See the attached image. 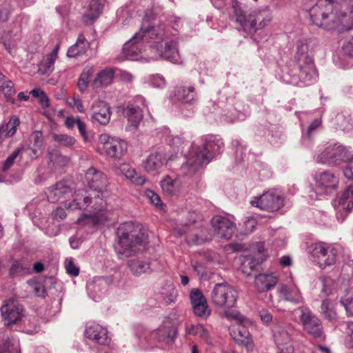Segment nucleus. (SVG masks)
Returning a JSON list of instances; mask_svg holds the SVG:
<instances>
[{"instance_id":"nucleus-1","label":"nucleus","mask_w":353,"mask_h":353,"mask_svg":"<svg viewBox=\"0 0 353 353\" xmlns=\"http://www.w3.org/2000/svg\"><path fill=\"white\" fill-rule=\"evenodd\" d=\"M155 19L153 11L148 10L145 12L143 23L139 32L128 41L123 47V57L127 59L137 60L139 54L144 50L143 40L148 39L165 40L169 35H174L181 27V19L172 16L168 19V22L172 26V31L165 29L163 26H152L150 23Z\"/></svg>"},{"instance_id":"nucleus-48","label":"nucleus","mask_w":353,"mask_h":353,"mask_svg":"<svg viewBox=\"0 0 353 353\" xmlns=\"http://www.w3.org/2000/svg\"><path fill=\"white\" fill-rule=\"evenodd\" d=\"M186 331L189 334L198 336L205 341L208 342L209 332L203 325L199 324L196 325H188L186 327Z\"/></svg>"},{"instance_id":"nucleus-28","label":"nucleus","mask_w":353,"mask_h":353,"mask_svg":"<svg viewBox=\"0 0 353 353\" xmlns=\"http://www.w3.org/2000/svg\"><path fill=\"white\" fill-rule=\"evenodd\" d=\"M276 293L279 301H289L294 303H300L303 301V296L296 286L289 287L281 285L278 287Z\"/></svg>"},{"instance_id":"nucleus-54","label":"nucleus","mask_w":353,"mask_h":353,"mask_svg":"<svg viewBox=\"0 0 353 353\" xmlns=\"http://www.w3.org/2000/svg\"><path fill=\"white\" fill-rule=\"evenodd\" d=\"M144 194L148 198L152 204L159 208L160 210H164L165 205L162 203L160 196L151 190L145 191Z\"/></svg>"},{"instance_id":"nucleus-50","label":"nucleus","mask_w":353,"mask_h":353,"mask_svg":"<svg viewBox=\"0 0 353 353\" xmlns=\"http://www.w3.org/2000/svg\"><path fill=\"white\" fill-rule=\"evenodd\" d=\"M161 294L167 303H171L176 300L177 291L172 285H168L163 288Z\"/></svg>"},{"instance_id":"nucleus-46","label":"nucleus","mask_w":353,"mask_h":353,"mask_svg":"<svg viewBox=\"0 0 353 353\" xmlns=\"http://www.w3.org/2000/svg\"><path fill=\"white\" fill-rule=\"evenodd\" d=\"M30 263L26 260L14 261L10 268V274L12 276L26 274L30 272Z\"/></svg>"},{"instance_id":"nucleus-17","label":"nucleus","mask_w":353,"mask_h":353,"mask_svg":"<svg viewBox=\"0 0 353 353\" xmlns=\"http://www.w3.org/2000/svg\"><path fill=\"white\" fill-rule=\"evenodd\" d=\"M74 194V188L67 181L57 182L54 185L49 187L46 191L48 201L56 203L61 199H67Z\"/></svg>"},{"instance_id":"nucleus-15","label":"nucleus","mask_w":353,"mask_h":353,"mask_svg":"<svg viewBox=\"0 0 353 353\" xmlns=\"http://www.w3.org/2000/svg\"><path fill=\"white\" fill-rule=\"evenodd\" d=\"M258 251L253 255L244 256L242 259L240 269L242 273L249 276L252 272L267 259V255L264 252V245L263 243L257 244Z\"/></svg>"},{"instance_id":"nucleus-3","label":"nucleus","mask_w":353,"mask_h":353,"mask_svg":"<svg viewBox=\"0 0 353 353\" xmlns=\"http://www.w3.org/2000/svg\"><path fill=\"white\" fill-rule=\"evenodd\" d=\"M223 148V143L221 139L214 136H208L202 145L193 147L190 157L183 170L188 169L189 174L196 172L207 165L216 154H219Z\"/></svg>"},{"instance_id":"nucleus-57","label":"nucleus","mask_w":353,"mask_h":353,"mask_svg":"<svg viewBox=\"0 0 353 353\" xmlns=\"http://www.w3.org/2000/svg\"><path fill=\"white\" fill-rule=\"evenodd\" d=\"M28 284L33 288L34 292L37 296L44 297L46 296V290L41 283L30 281Z\"/></svg>"},{"instance_id":"nucleus-60","label":"nucleus","mask_w":353,"mask_h":353,"mask_svg":"<svg viewBox=\"0 0 353 353\" xmlns=\"http://www.w3.org/2000/svg\"><path fill=\"white\" fill-rule=\"evenodd\" d=\"M321 282L322 285L321 294H323V296H328L332 293V280L329 278H321Z\"/></svg>"},{"instance_id":"nucleus-61","label":"nucleus","mask_w":353,"mask_h":353,"mask_svg":"<svg viewBox=\"0 0 353 353\" xmlns=\"http://www.w3.org/2000/svg\"><path fill=\"white\" fill-rule=\"evenodd\" d=\"M77 125L79 132L80 134L81 135V137H83V140L86 142L90 141L91 139V137L88 134V133L86 131V125H85V122L81 121L78 117Z\"/></svg>"},{"instance_id":"nucleus-42","label":"nucleus","mask_w":353,"mask_h":353,"mask_svg":"<svg viewBox=\"0 0 353 353\" xmlns=\"http://www.w3.org/2000/svg\"><path fill=\"white\" fill-rule=\"evenodd\" d=\"M128 265L132 274L135 276H139L141 274L150 271V263L141 259H130L128 261Z\"/></svg>"},{"instance_id":"nucleus-55","label":"nucleus","mask_w":353,"mask_h":353,"mask_svg":"<svg viewBox=\"0 0 353 353\" xmlns=\"http://www.w3.org/2000/svg\"><path fill=\"white\" fill-rule=\"evenodd\" d=\"M31 145L42 150L43 138L41 131H35L30 137Z\"/></svg>"},{"instance_id":"nucleus-47","label":"nucleus","mask_w":353,"mask_h":353,"mask_svg":"<svg viewBox=\"0 0 353 353\" xmlns=\"http://www.w3.org/2000/svg\"><path fill=\"white\" fill-rule=\"evenodd\" d=\"M93 74V68L91 66L85 67L82 71L77 81V88L81 92H84L89 85L90 77Z\"/></svg>"},{"instance_id":"nucleus-32","label":"nucleus","mask_w":353,"mask_h":353,"mask_svg":"<svg viewBox=\"0 0 353 353\" xmlns=\"http://www.w3.org/2000/svg\"><path fill=\"white\" fill-rule=\"evenodd\" d=\"M166 157L163 152H153L145 159L143 166L147 172H155L160 170L165 163Z\"/></svg>"},{"instance_id":"nucleus-12","label":"nucleus","mask_w":353,"mask_h":353,"mask_svg":"<svg viewBox=\"0 0 353 353\" xmlns=\"http://www.w3.org/2000/svg\"><path fill=\"white\" fill-rule=\"evenodd\" d=\"M347 157V152L344 146L335 143L327 146L316 157V161L323 164L339 165Z\"/></svg>"},{"instance_id":"nucleus-62","label":"nucleus","mask_w":353,"mask_h":353,"mask_svg":"<svg viewBox=\"0 0 353 353\" xmlns=\"http://www.w3.org/2000/svg\"><path fill=\"white\" fill-rule=\"evenodd\" d=\"M69 104L71 106L76 107L78 111L81 113L85 112V108L83 103L78 95L74 96L70 99Z\"/></svg>"},{"instance_id":"nucleus-27","label":"nucleus","mask_w":353,"mask_h":353,"mask_svg":"<svg viewBox=\"0 0 353 353\" xmlns=\"http://www.w3.org/2000/svg\"><path fill=\"white\" fill-rule=\"evenodd\" d=\"M157 52L160 57L174 63H181V59L179 52L178 43L174 40L168 41L164 48H157Z\"/></svg>"},{"instance_id":"nucleus-49","label":"nucleus","mask_w":353,"mask_h":353,"mask_svg":"<svg viewBox=\"0 0 353 353\" xmlns=\"http://www.w3.org/2000/svg\"><path fill=\"white\" fill-rule=\"evenodd\" d=\"M0 353H20L19 340L14 337L8 338L3 346L0 348Z\"/></svg>"},{"instance_id":"nucleus-43","label":"nucleus","mask_w":353,"mask_h":353,"mask_svg":"<svg viewBox=\"0 0 353 353\" xmlns=\"http://www.w3.org/2000/svg\"><path fill=\"white\" fill-rule=\"evenodd\" d=\"M19 120L17 117H12L5 125L0 126V144L7 137H12L17 131Z\"/></svg>"},{"instance_id":"nucleus-40","label":"nucleus","mask_w":353,"mask_h":353,"mask_svg":"<svg viewBox=\"0 0 353 353\" xmlns=\"http://www.w3.org/2000/svg\"><path fill=\"white\" fill-rule=\"evenodd\" d=\"M0 90L2 91L8 101L15 104L16 100L13 98L15 94L14 83L0 72Z\"/></svg>"},{"instance_id":"nucleus-58","label":"nucleus","mask_w":353,"mask_h":353,"mask_svg":"<svg viewBox=\"0 0 353 353\" xmlns=\"http://www.w3.org/2000/svg\"><path fill=\"white\" fill-rule=\"evenodd\" d=\"M341 303L345 308L347 313L350 316H353V296L346 295L341 299Z\"/></svg>"},{"instance_id":"nucleus-63","label":"nucleus","mask_w":353,"mask_h":353,"mask_svg":"<svg viewBox=\"0 0 353 353\" xmlns=\"http://www.w3.org/2000/svg\"><path fill=\"white\" fill-rule=\"evenodd\" d=\"M348 337L345 341V345L348 348H353V321L347 323Z\"/></svg>"},{"instance_id":"nucleus-45","label":"nucleus","mask_w":353,"mask_h":353,"mask_svg":"<svg viewBox=\"0 0 353 353\" xmlns=\"http://www.w3.org/2000/svg\"><path fill=\"white\" fill-rule=\"evenodd\" d=\"M321 312L323 317L331 321L336 319L335 303L330 299H325L322 301Z\"/></svg>"},{"instance_id":"nucleus-37","label":"nucleus","mask_w":353,"mask_h":353,"mask_svg":"<svg viewBox=\"0 0 353 353\" xmlns=\"http://www.w3.org/2000/svg\"><path fill=\"white\" fill-rule=\"evenodd\" d=\"M161 188L165 194L173 196L179 192L181 183L177 178L166 176L161 181Z\"/></svg>"},{"instance_id":"nucleus-8","label":"nucleus","mask_w":353,"mask_h":353,"mask_svg":"<svg viewBox=\"0 0 353 353\" xmlns=\"http://www.w3.org/2000/svg\"><path fill=\"white\" fill-rule=\"evenodd\" d=\"M252 205L268 212H273L279 210L284 205V196L276 190H269L252 201Z\"/></svg>"},{"instance_id":"nucleus-51","label":"nucleus","mask_w":353,"mask_h":353,"mask_svg":"<svg viewBox=\"0 0 353 353\" xmlns=\"http://www.w3.org/2000/svg\"><path fill=\"white\" fill-rule=\"evenodd\" d=\"M48 157L50 162L57 165H63L66 164L69 159L68 157L63 156L58 150H52L49 151Z\"/></svg>"},{"instance_id":"nucleus-14","label":"nucleus","mask_w":353,"mask_h":353,"mask_svg":"<svg viewBox=\"0 0 353 353\" xmlns=\"http://www.w3.org/2000/svg\"><path fill=\"white\" fill-rule=\"evenodd\" d=\"M299 319L305 330L313 336H321L322 326L320 320L307 307H300Z\"/></svg>"},{"instance_id":"nucleus-2","label":"nucleus","mask_w":353,"mask_h":353,"mask_svg":"<svg viewBox=\"0 0 353 353\" xmlns=\"http://www.w3.org/2000/svg\"><path fill=\"white\" fill-rule=\"evenodd\" d=\"M118 245L117 252L125 257L138 252L144 247L146 235L138 223L126 221L121 223L117 230Z\"/></svg>"},{"instance_id":"nucleus-36","label":"nucleus","mask_w":353,"mask_h":353,"mask_svg":"<svg viewBox=\"0 0 353 353\" xmlns=\"http://www.w3.org/2000/svg\"><path fill=\"white\" fill-rule=\"evenodd\" d=\"M174 95L176 99L185 103H192L196 99V92L194 86L179 85L175 88Z\"/></svg>"},{"instance_id":"nucleus-10","label":"nucleus","mask_w":353,"mask_h":353,"mask_svg":"<svg viewBox=\"0 0 353 353\" xmlns=\"http://www.w3.org/2000/svg\"><path fill=\"white\" fill-rule=\"evenodd\" d=\"M225 316L228 319L233 318L237 321L236 325L230 329V334L235 341L239 343L249 346L252 343L250 332L243 322V317L239 312H225Z\"/></svg>"},{"instance_id":"nucleus-34","label":"nucleus","mask_w":353,"mask_h":353,"mask_svg":"<svg viewBox=\"0 0 353 353\" xmlns=\"http://www.w3.org/2000/svg\"><path fill=\"white\" fill-rule=\"evenodd\" d=\"M125 117L129 123V130H135L143 119V112L139 106L128 105L123 110Z\"/></svg>"},{"instance_id":"nucleus-31","label":"nucleus","mask_w":353,"mask_h":353,"mask_svg":"<svg viewBox=\"0 0 353 353\" xmlns=\"http://www.w3.org/2000/svg\"><path fill=\"white\" fill-rule=\"evenodd\" d=\"M298 65L300 81L306 85L312 83L317 77L313 61L298 63Z\"/></svg>"},{"instance_id":"nucleus-23","label":"nucleus","mask_w":353,"mask_h":353,"mask_svg":"<svg viewBox=\"0 0 353 353\" xmlns=\"http://www.w3.org/2000/svg\"><path fill=\"white\" fill-rule=\"evenodd\" d=\"M279 281L275 272L259 274L254 277V287L257 292L263 293L272 290Z\"/></svg>"},{"instance_id":"nucleus-13","label":"nucleus","mask_w":353,"mask_h":353,"mask_svg":"<svg viewBox=\"0 0 353 353\" xmlns=\"http://www.w3.org/2000/svg\"><path fill=\"white\" fill-rule=\"evenodd\" d=\"M0 310L5 325L7 326L18 323L24 316L23 305L14 299L7 300Z\"/></svg>"},{"instance_id":"nucleus-44","label":"nucleus","mask_w":353,"mask_h":353,"mask_svg":"<svg viewBox=\"0 0 353 353\" xmlns=\"http://www.w3.org/2000/svg\"><path fill=\"white\" fill-rule=\"evenodd\" d=\"M338 128L343 131L349 132L353 128V121L348 111H343L336 116Z\"/></svg>"},{"instance_id":"nucleus-38","label":"nucleus","mask_w":353,"mask_h":353,"mask_svg":"<svg viewBox=\"0 0 353 353\" xmlns=\"http://www.w3.org/2000/svg\"><path fill=\"white\" fill-rule=\"evenodd\" d=\"M114 72L112 69L107 68L99 72L91 83L93 88H98L110 85L113 79Z\"/></svg>"},{"instance_id":"nucleus-59","label":"nucleus","mask_w":353,"mask_h":353,"mask_svg":"<svg viewBox=\"0 0 353 353\" xmlns=\"http://www.w3.org/2000/svg\"><path fill=\"white\" fill-rule=\"evenodd\" d=\"M77 224L86 225H94L96 223V217L92 214H82L76 221Z\"/></svg>"},{"instance_id":"nucleus-56","label":"nucleus","mask_w":353,"mask_h":353,"mask_svg":"<svg viewBox=\"0 0 353 353\" xmlns=\"http://www.w3.org/2000/svg\"><path fill=\"white\" fill-rule=\"evenodd\" d=\"M20 148H24V150H22V152H25L31 160L37 159L42 154L41 149L34 147L31 145L26 147H21Z\"/></svg>"},{"instance_id":"nucleus-39","label":"nucleus","mask_w":353,"mask_h":353,"mask_svg":"<svg viewBox=\"0 0 353 353\" xmlns=\"http://www.w3.org/2000/svg\"><path fill=\"white\" fill-rule=\"evenodd\" d=\"M312 42L310 39L299 40L296 43V56L298 63L313 61L312 57L309 54L310 43Z\"/></svg>"},{"instance_id":"nucleus-18","label":"nucleus","mask_w":353,"mask_h":353,"mask_svg":"<svg viewBox=\"0 0 353 353\" xmlns=\"http://www.w3.org/2000/svg\"><path fill=\"white\" fill-rule=\"evenodd\" d=\"M211 224L214 234L217 236L225 239H229L232 236L236 228V225L232 221L219 215L212 218Z\"/></svg>"},{"instance_id":"nucleus-35","label":"nucleus","mask_w":353,"mask_h":353,"mask_svg":"<svg viewBox=\"0 0 353 353\" xmlns=\"http://www.w3.org/2000/svg\"><path fill=\"white\" fill-rule=\"evenodd\" d=\"M59 48V45H57L50 54H48L43 58L39 65V72L41 74H50L54 71V62L57 58Z\"/></svg>"},{"instance_id":"nucleus-4","label":"nucleus","mask_w":353,"mask_h":353,"mask_svg":"<svg viewBox=\"0 0 353 353\" xmlns=\"http://www.w3.org/2000/svg\"><path fill=\"white\" fill-rule=\"evenodd\" d=\"M337 6L332 0H318L309 10L312 22L318 28L330 30Z\"/></svg>"},{"instance_id":"nucleus-9","label":"nucleus","mask_w":353,"mask_h":353,"mask_svg":"<svg viewBox=\"0 0 353 353\" xmlns=\"http://www.w3.org/2000/svg\"><path fill=\"white\" fill-rule=\"evenodd\" d=\"M310 249L314 261L321 268L324 269L335 263L336 252L325 243L322 242L314 243Z\"/></svg>"},{"instance_id":"nucleus-64","label":"nucleus","mask_w":353,"mask_h":353,"mask_svg":"<svg viewBox=\"0 0 353 353\" xmlns=\"http://www.w3.org/2000/svg\"><path fill=\"white\" fill-rule=\"evenodd\" d=\"M344 176L349 179H353V157L349 160L343 170Z\"/></svg>"},{"instance_id":"nucleus-6","label":"nucleus","mask_w":353,"mask_h":353,"mask_svg":"<svg viewBox=\"0 0 353 353\" xmlns=\"http://www.w3.org/2000/svg\"><path fill=\"white\" fill-rule=\"evenodd\" d=\"M74 198L72 202L68 203L65 207L72 210H85L89 206L91 207L94 212L101 211L104 207V201L100 194L94 193L88 194L84 190H79L74 192Z\"/></svg>"},{"instance_id":"nucleus-25","label":"nucleus","mask_w":353,"mask_h":353,"mask_svg":"<svg viewBox=\"0 0 353 353\" xmlns=\"http://www.w3.org/2000/svg\"><path fill=\"white\" fill-rule=\"evenodd\" d=\"M85 335L89 339L102 345H107L110 341L106 328L99 324L89 325L85 329Z\"/></svg>"},{"instance_id":"nucleus-52","label":"nucleus","mask_w":353,"mask_h":353,"mask_svg":"<svg viewBox=\"0 0 353 353\" xmlns=\"http://www.w3.org/2000/svg\"><path fill=\"white\" fill-rule=\"evenodd\" d=\"M23 150L24 148H17L7 157L2 168L3 172H7L14 165V161L22 154Z\"/></svg>"},{"instance_id":"nucleus-7","label":"nucleus","mask_w":353,"mask_h":353,"mask_svg":"<svg viewBox=\"0 0 353 353\" xmlns=\"http://www.w3.org/2000/svg\"><path fill=\"white\" fill-rule=\"evenodd\" d=\"M238 297L234 288L226 283L216 284L211 292L212 303L219 307L231 308L234 306Z\"/></svg>"},{"instance_id":"nucleus-20","label":"nucleus","mask_w":353,"mask_h":353,"mask_svg":"<svg viewBox=\"0 0 353 353\" xmlns=\"http://www.w3.org/2000/svg\"><path fill=\"white\" fill-rule=\"evenodd\" d=\"M335 17L332 20L330 30H336L338 33H343L353 29V11L345 12L336 7Z\"/></svg>"},{"instance_id":"nucleus-29","label":"nucleus","mask_w":353,"mask_h":353,"mask_svg":"<svg viewBox=\"0 0 353 353\" xmlns=\"http://www.w3.org/2000/svg\"><path fill=\"white\" fill-rule=\"evenodd\" d=\"M109 284L108 278L94 277L87 283L88 293L94 301H98L101 298V294L107 290Z\"/></svg>"},{"instance_id":"nucleus-30","label":"nucleus","mask_w":353,"mask_h":353,"mask_svg":"<svg viewBox=\"0 0 353 353\" xmlns=\"http://www.w3.org/2000/svg\"><path fill=\"white\" fill-rule=\"evenodd\" d=\"M176 231L179 236L185 234L188 231L190 232L186 239L187 243L190 245H201L208 240V238L205 235L204 230L203 229L199 232H194V227L192 225H185L182 227H179L176 229Z\"/></svg>"},{"instance_id":"nucleus-11","label":"nucleus","mask_w":353,"mask_h":353,"mask_svg":"<svg viewBox=\"0 0 353 353\" xmlns=\"http://www.w3.org/2000/svg\"><path fill=\"white\" fill-rule=\"evenodd\" d=\"M99 142L103 145L106 154L111 158L119 159L127 152L128 144L120 138L102 134Z\"/></svg>"},{"instance_id":"nucleus-16","label":"nucleus","mask_w":353,"mask_h":353,"mask_svg":"<svg viewBox=\"0 0 353 353\" xmlns=\"http://www.w3.org/2000/svg\"><path fill=\"white\" fill-rule=\"evenodd\" d=\"M314 180L317 189L321 193L329 194L336 190L339 185V177L332 172L326 170L316 173Z\"/></svg>"},{"instance_id":"nucleus-21","label":"nucleus","mask_w":353,"mask_h":353,"mask_svg":"<svg viewBox=\"0 0 353 353\" xmlns=\"http://www.w3.org/2000/svg\"><path fill=\"white\" fill-rule=\"evenodd\" d=\"M91 121L92 123L105 125L110 120L111 111L110 105L103 101H96L91 105Z\"/></svg>"},{"instance_id":"nucleus-19","label":"nucleus","mask_w":353,"mask_h":353,"mask_svg":"<svg viewBox=\"0 0 353 353\" xmlns=\"http://www.w3.org/2000/svg\"><path fill=\"white\" fill-rule=\"evenodd\" d=\"M190 299L194 314L203 319H206L210 314V309L206 299L199 289H193L190 294Z\"/></svg>"},{"instance_id":"nucleus-33","label":"nucleus","mask_w":353,"mask_h":353,"mask_svg":"<svg viewBox=\"0 0 353 353\" xmlns=\"http://www.w3.org/2000/svg\"><path fill=\"white\" fill-rule=\"evenodd\" d=\"M152 336L159 342L172 344L176 338V330L172 326L163 325L152 332Z\"/></svg>"},{"instance_id":"nucleus-26","label":"nucleus","mask_w":353,"mask_h":353,"mask_svg":"<svg viewBox=\"0 0 353 353\" xmlns=\"http://www.w3.org/2000/svg\"><path fill=\"white\" fill-rule=\"evenodd\" d=\"M83 20L87 24L92 23L101 14L103 4L102 0H84Z\"/></svg>"},{"instance_id":"nucleus-5","label":"nucleus","mask_w":353,"mask_h":353,"mask_svg":"<svg viewBox=\"0 0 353 353\" xmlns=\"http://www.w3.org/2000/svg\"><path fill=\"white\" fill-rule=\"evenodd\" d=\"M272 20V14L267 8L256 9L248 15L239 17L237 21L240 22L245 31L256 32L266 27Z\"/></svg>"},{"instance_id":"nucleus-41","label":"nucleus","mask_w":353,"mask_h":353,"mask_svg":"<svg viewBox=\"0 0 353 353\" xmlns=\"http://www.w3.org/2000/svg\"><path fill=\"white\" fill-rule=\"evenodd\" d=\"M89 48V43L83 34H80L75 44L71 46L68 50V56L76 57L85 52Z\"/></svg>"},{"instance_id":"nucleus-53","label":"nucleus","mask_w":353,"mask_h":353,"mask_svg":"<svg viewBox=\"0 0 353 353\" xmlns=\"http://www.w3.org/2000/svg\"><path fill=\"white\" fill-rule=\"evenodd\" d=\"M52 137L55 141L66 147L72 146L76 143L75 139L68 134H54Z\"/></svg>"},{"instance_id":"nucleus-24","label":"nucleus","mask_w":353,"mask_h":353,"mask_svg":"<svg viewBox=\"0 0 353 353\" xmlns=\"http://www.w3.org/2000/svg\"><path fill=\"white\" fill-rule=\"evenodd\" d=\"M85 180L90 189L99 194L103 191L108 184L106 176L94 168H90L85 174Z\"/></svg>"},{"instance_id":"nucleus-22","label":"nucleus","mask_w":353,"mask_h":353,"mask_svg":"<svg viewBox=\"0 0 353 353\" xmlns=\"http://www.w3.org/2000/svg\"><path fill=\"white\" fill-rule=\"evenodd\" d=\"M334 207L337 210V219L343 221L347 213L353 209V184L350 185L345 190L338 201V205L334 204Z\"/></svg>"}]
</instances>
